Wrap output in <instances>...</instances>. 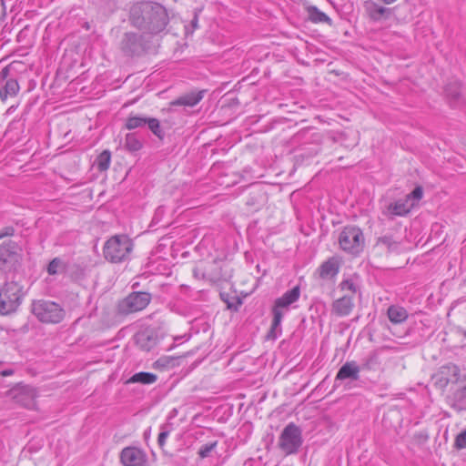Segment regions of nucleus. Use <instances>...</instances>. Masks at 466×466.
Here are the masks:
<instances>
[{
    "label": "nucleus",
    "instance_id": "f257e3e1",
    "mask_svg": "<svg viewBox=\"0 0 466 466\" xmlns=\"http://www.w3.org/2000/svg\"><path fill=\"white\" fill-rule=\"evenodd\" d=\"M169 17L164 5L157 2H141L130 11L131 24L144 33L157 35L167 25Z\"/></svg>",
    "mask_w": 466,
    "mask_h": 466
},
{
    "label": "nucleus",
    "instance_id": "f03ea898",
    "mask_svg": "<svg viewBox=\"0 0 466 466\" xmlns=\"http://www.w3.org/2000/svg\"><path fill=\"white\" fill-rule=\"evenodd\" d=\"M134 248L133 240L126 234H116L104 244L103 255L111 263H122L130 258Z\"/></svg>",
    "mask_w": 466,
    "mask_h": 466
},
{
    "label": "nucleus",
    "instance_id": "7ed1b4c3",
    "mask_svg": "<svg viewBox=\"0 0 466 466\" xmlns=\"http://www.w3.org/2000/svg\"><path fill=\"white\" fill-rule=\"evenodd\" d=\"M299 297L300 289L299 286H295L275 300L272 308L273 319L268 334V339H276L281 334L282 319L289 311V306L298 301Z\"/></svg>",
    "mask_w": 466,
    "mask_h": 466
},
{
    "label": "nucleus",
    "instance_id": "20e7f679",
    "mask_svg": "<svg viewBox=\"0 0 466 466\" xmlns=\"http://www.w3.org/2000/svg\"><path fill=\"white\" fill-rule=\"evenodd\" d=\"M31 311L40 322L46 324L60 323L66 315L65 309L58 303L46 299L34 300Z\"/></svg>",
    "mask_w": 466,
    "mask_h": 466
},
{
    "label": "nucleus",
    "instance_id": "39448f33",
    "mask_svg": "<svg viewBox=\"0 0 466 466\" xmlns=\"http://www.w3.org/2000/svg\"><path fill=\"white\" fill-rule=\"evenodd\" d=\"M24 297L23 288L17 282H6L0 290V313L8 315L17 310Z\"/></svg>",
    "mask_w": 466,
    "mask_h": 466
},
{
    "label": "nucleus",
    "instance_id": "423d86ee",
    "mask_svg": "<svg viewBox=\"0 0 466 466\" xmlns=\"http://www.w3.org/2000/svg\"><path fill=\"white\" fill-rule=\"evenodd\" d=\"M302 442V431L293 422L283 429L279 438V447L286 455L297 453Z\"/></svg>",
    "mask_w": 466,
    "mask_h": 466
},
{
    "label": "nucleus",
    "instance_id": "0eeeda50",
    "mask_svg": "<svg viewBox=\"0 0 466 466\" xmlns=\"http://www.w3.org/2000/svg\"><path fill=\"white\" fill-rule=\"evenodd\" d=\"M340 248L349 253L359 254L364 246V236L357 227H346L339 237Z\"/></svg>",
    "mask_w": 466,
    "mask_h": 466
},
{
    "label": "nucleus",
    "instance_id": "6e6552de",
    "mask_svg": "<svg viewBox=\"0 0 466 466\" xmlns=\"http://www.w3.org/2000/svg\"><path fill=\"white\" fill-rule=\"evenodd\" d=\"M448 405L457 412L466 410V375L455 378L446 397Z\"/></svg>",
    "mask_w": 466,
    "mask_h": 466
},
{
    "label": "nucleus",
    "instance_id": "1a4fd4ad",
    "mask_svg": "<svg viewBox=\"0 0 466 466\" xmlns=\"http://www.w3.org/2000/svg\"><path fill=\"white\" fill-rule=\"evenodd\" d=\"M151 301L148 292H132L118 304V311L127 315L143 310Z\"/></svg>",
    "mask_w": 466,
    "mask_h": 466
},
{
    "label": "nucleus",
    "instance_id": "9d476101",
    "mask_svg": "<svg viewBox=\"0 0 466 466\" xmlns=\"http://www.w3.org/2000/svg\"><path fill=\"white\" fill-rule=\"evenodd\" d=\"M20 259L19 247L13 240L0 245V269L7 272L15 268Z\"/></svg>",
    "mask_w": 466,
    "mask_h": 466
},
{
    "label": "nucleus",
    "instance_id": "9b49d317",
    "mask_svg": "<svg viewBox=\"0 0 466 466\" xmlns=\"http://www.w3.org/2000/svg\"><path fill=\"white\" fill-rule=\"evenodd\" d=\"M460 369L454 364L441 367L439 371L432 376L434 386L444 390L449 384L454 385L455 378H460Z\"/></svg>",
    "mask_w": 466,
    "mask_h": 466
},
{
    "label": "nucleus",
    "instance_id": "f8f14e48",
    "mask_svg": "<svg viewBox=\"0 0 466 466\" xmlns=\"http://www.w3.org/2000/svg\"><path fill=\"white\" fill-rule=\"evenodd\" d=\"M120 459L125 466H144L147 455L138 448L127 447L122 450Z\"/></svg>",
    "mask_w": 466,
    "mask_h": 466
},
{
    "label": "nucleus",
    "instance_id": "ddd939ff",
    "mask_svg": "<svg viewBox=\"0 0 466 466\" xmlns=\"http://www.w3.org/2000/svg\"><path fill=\"white\" fill-rule=\"evenodd\" d=\"M9 68L4 67L0 71V86L3 90V100H5L7 96H15L19 91V85L15 78H8Z\"/></svg>",
    "mask_w": 466,
    "mask_h": 466
},
{
    "label": "nucleus",
    "instance_id": "4468645a",
    "mask_svg": "<svg viewBox=\"0 0 466 466\" xmlns=\"http://www.w3.org/2000/svg\"><path fill=\"white\" fill-rule=\"evenodd\" d=\"M121 49L127 56L138 54L143 50L140 35L136 33H126L121 41Z\"/></svg>",
    "mask_w": 466,
    "mask_h": 466
},
{
    "label": "nucleus",
    "instance_id": "2eb2a0df",
    "mask_svg": "<svg viewBox=\"0 0 466 466\" xmlns=\"http://www.w3.org/2000/svg\"><path fill=\"white\" fill-rule=\"evenodd\" d=\"M354 308L353 296L345 295L331 304V313L337 317L349 316Z\"/></svg>",
    "mask_w": 466,
    "mask_h": 466
},
{
    "label": "nucleus",
    "instance_id": "dca6fc26",
    "mask_svg": "<svg viewBox=\"0 0 466 466\" xmlns=\"http://www.w3.org/2000/svg\"><path fill=\"white\" fill-rule=\"evenodd\" d=\"M360 367L356 361H347L339 370L336 374L335 381H343L350 380L351 381L360 379Z\"/></svg>",
    "mask_w": 466,
    "mask_h": 466
},
{
    "label": "nucleus",
    "instance_id": "f3484780",
    "mask_svg": "<svg viewBox=\"0 0 466 466\" xmlns=\"http://www.w3.org/2000/svg\"><path fill=\"white\" fill-rule=\"evenodd\" d=\"M298 141H303L304 144H313L315 146L311 150L312 155H316L319 150V145L322 142V136L314 128H306L298 132L295 136Z\"/></svg>",
    "mask_w": 466,
    "mask_h": 466
},
{
    "label": "nucleus",
    "instance_id": "a211bd4d",
    "mask_svg": "<svg viewBox=\"0 0 466 466\" xmlns=\"http://www.w3.org/2000/svg\"><path fill=\"white\" fill-rule=\"evenodd\" d=\"M413 206L414 203H409V200L406 198L399 199L390 203L383 211V214L390 218L395 216L403 217L410 211Z\"/></svg>",
    "mask_w": 466,
    "mask_h": 466
},
{
    "label": "nucleus",
    "instance_id": "6ab92c4d",
    "mask_svg": "<svg viewBox=\"0 0 466 466\" xmlns=\"http://www.w3.org/2000/svg\"><path fill=\"white\" fill-rule=\"evenodd\" d=\"M340 262L337 257H331L324 261L318 268L319 278L330 279L336 277L339 271Z\"/></svg>",
    "mask_w": 466,
    "mask_h": 466
},
{
    "label": "nucleus",
    "instance_id": "aec40b11",
    "mask_svg": "<svg viewBox=\"0 0 466 466\" xmlns=\"http://www.w3.org/2000/svg\"><path fill=\"white\" fill-rule=\"evenodd\" d=\"M401 240L394 234H385L377 239L376 247L386 249L388 252H396L399 250Z\"/></svg>",
    "mask_w": 466,
    "mask_h": 466
},
{
    "label": "nucleus",
    "instance_id": "412c9836",
    "mask_svg": "<svg viewBox=\"0 0 466 466\" xmlns=\"http://www.w3.org/2000/svg\"><path fill=\"white\" fill-rule=\"evenodd\" d=\"M136 344L145 351L151 350L157 345V337L152 331L143 330L136 334Z\"/></svg>",
    "mask_w": 466,
    "mask_h": 466
},
{
    "label": "nucleus",
    "instance_id": "4be33fe9",
    "mask_svg": "<svg viewBox=\"0 0 466 466\" xmlns=\"http://www.w3.org/2000/svg\"><path fill=\"white\" fill-rule=\"evenodd\" d=\"M387 315L390 322L400 324L404 322L408 317V311L405 308L399 305H391L388 308Z\"/></svg>",
    "mask_w": 466,
    "mask_h": 466
},
{
    "label": "nucleus",
    "instance_id": "5701e85b",
    "mask_svg": "<svg viewBox=\"0 0 466 466\" xmlns=\"http://www.w3.org/2000/svg\"><path fill=\"white\" fill-rule=\"evenodd\" d=\"M203 97V92L198 93H189L184 96H179L176 100L170 103L171 106H196Z\"/></svg>",
    "mask_w": 466,
    "mask_h": 466
},
{
    "label": "nucleus",
    "instance_id": "b1692460",
    "mask_svg": "<svg viewBox=\"0 0 466 466\" xmlns=\"http://www.w3.org/2000/svg\"><path fill=\"white\" fill-rule=\"evenodd\" d=\"M309 19L315 24L325 23L329 25H332V20L317 6L310 5L307 8Z\"/></svg>",
    "mask_w": 466,
    "mask_h": 466
},
{
    "label": "nucleus",
    "instance_id": "393cba45",
    "mask_svg": "<svg viewBox=\"0 0 466 466\" xmlns=\"http://www.w3.org/2000/svg\"><path fill=\"white\" fill-rule=\"evenodd\" d=\"M445 93L449 101L455 105L461 98V85L458 81L449 83L445 87Z\"/></svg>",
    "mask_w": 466,
    "mask_h": 466
},
{
    "label": "nucleus",
    "instance_id": "a878e982",
    "mask_svg": "<svg viewBox=\"0 0 466 466\" xmlns=\"http://www.w3.org/2000/svg\"><path fill=\"white\" fill-rule=\"evenodd\" d=\"M370 17L374 21H380L382 18H389L391 10L390 8L380 6L377 4H370V5L368 7Z\"/></svg>",
    "mask_w": 466,
    "mask_h": 466
},
{
    "label": "nucleus",
    "instance_id": "bb28decb",
    "mask_svg": "<svg viewBox=\"0 0 466 466\" xmlns=\"http://www.w3.org/2000/svg\"><path fill=\"white\" fill-rule=\"evenodd\" d=\"M157 376L151 372H137L135 373L129 380L128 383H140L145 385L153 384L157 381Z\"/></svg>",
    "mask_w": 466,
    "mask_h": 466
},
{
    "label": "nucleus",
    "instance_id": "cd10ccee",
    "mask_svg": "<svg viewBox=\"0 0 466 466\" xmlns=\"http://www.w3.org/2000/svg\"><path fill=\"white\" fill-rule=\"evenodd\" d=\"M380 365V358L377 352H371L362 360L360 370H375Z\"/></svg>",
    "mask_w": 466,
    "mask_h": 466
},
{
    "label": "nucleus",
    "instance_id": "c85d7f7f",
    "mask_svg": "<svg viewBox=\"0 0 466 466\" xmlns=\"http://www.w3.org/2000/svg\"><path fill=\"white\" fill-rule=\"evenodd\" d=\"M125 148L130 152H137L142 148V142L136 134L129 133L125 137Z\"/></svg>",
    "mask_w": 466,
    "mask_h": 466
},
{
    "label": "nucleus",
    "instance_id": "c756f323",
    "mask_svg": "<svg viewBox=\"0 0 466 466\" xmlns=\"http://www.w3.org/2000/svg\"><path fill=\"white\" fill-rule=\"evenodd\" d=\"M147 119L146 116H129L126 120L125 127L128 130L143 127L147 125Z\"/></svg>",
    "mask_w": 466,
    "mask_h": 466
},
{
    "label": "nucleus",
    "instance_id": "7c9ffc66",
    "mask_svg": "<svg viewBox=\"0 0 466 466\" xmlns=\"http://www.w3.org/2000/svg\"><path fill=\"white\" fill-rule=\"evenodd\" d=\"M111 162V153L109 150H104L96 159V165L99 171H106L108 169Z\"/></svg>",
    "mask_w": 466,
    "mask_h": 466
},
{
    "label": "nucleus",
    "instance_id": "2f4dec72",
    "mask_svg": "<svg viewBox=\"0 0 466 466\" xmlns=\"http://www.w3.org/2000/svg\"><path fill=\"white\" fill-rule=\"evenodd\" d=\"M148 129L159 139H163L165 137V132L161 128L160 122L158 119L155 117H147V125Z\"/></svg>",
    "mask_w": 466,
    "mask_h": 466
},
{
    "label": "nucleus",
    "instance_id": "473e14b6",
    "mask_svg": "<svg viewBox=\"0 0 466 466\" xmlns=\"http://www.w3.org/2000/svg\"><path fill=\"white\" fill-rule=\"evenodd\" d=\"M220 299L227 304L228 309L238 310L241 305V299L237 296H231L226 292H220Z\"/></svg>",
    "mask_w": 466,
    "mask_h": 466
},
{
    "label": "nucleus",
    "instance_id": "72a5a7b5",
    "mask_svg": "<svg viewBox=\"0 0 466 466\" xmlns=\"http://www.w3.org/2000/svg\"><path fill=\"white\" fill-rule=\"evenodd\" d=\"M173 427L171 423L162 424L160 427V432L157 437V443L160 447H163L166 443V441L171 432Z\"/></svg>",
    "mask_w": 466,
    "mask_h": 466
},
{
    "label": "nucleus",
    "instance_id": "f704fd0d",
    "mask_svg": "<svg viewBox=\"0 0 466 466\" xmlns=\"http://www.w3.org/2000/svg\"><path fill=\"white\" fill-rule=\"evenodd\" d=\"M62 268H64L62 259H60L59 258H55L49 262L47 266V272L49 275H56Z\"/></svg>",
    "mask_w": 466,
    "mask_h": 466
},
{
    "label": "nucleus",
    "instance_id": "c9c22d12",
    "mask_svg": "<svg viewBox=\"0 0 466 466\" xmlns=\"http://www.w3.org/2000/svg\"><path fill=\"white\" fill-rule=\"evenodd\" d=\"M217 445H218V441H212V442H209V443H207V444H204L203 446H201L198 452L199 457L201 459L208 458L210 455V453L212 452V451L217 447Z\"/></svg>",
    "mask_w": 466,
    "mask_h": 466
},
{
    "label": "nucleus",
    "instance_id": "e433bc0d",
    "mask_svg": "<svg viewBox=\"0 0 466 466\" xmlns=\"http://www.w3.org/2000/svg\"><path fill=\"white\" fill-rule=\"evenodd\" d=\"M339 288L341 290H349L351 292V295L350 296H353L356 294L357 292V287L355 285V283L351 280V279H345V280H342L339 284Z\"/></svg>",
    "mask_w": 466,
    "mask_h": 466
},
{
    "label": "nucleus",
    "instance_id": "4c0bfd02",
    "mask_svg": "<svg viewBox=\"0 0 466 466\" xmlns=\"http://www.w3.org/2000/svg\"><path fill=\"white\" fill-rule=\"evenodd\" d=\"M423 196V190L421 187H416L405 198L409 200V203H412L411 200L419 201Z\"/></svg>",
    "mask_w": 466,
    "mask_h": 466
},
{
    "label": "nucleus",
    "instance_id": "58836bf2",
    "mask_svg": "<svg viewBox=\"0 0 466 466\" xmlns=\"http://www.w3.org/2000/svg\"><path fill=\"white\" fill-rule=\"evenodd\" d=\"M454 445L459 450L466 448V429L457 435Z\"/></svg>",
    "mask_w": 466,
    "mask_h": 466
},
{
    "label": "nucleus",
    "instance_id": "ea45409f",
    "mask_svg": "<svg viewBox=\"0 0 466 466\" xmlns=\"http://www.w3.org/2000/svg\"><path fill=\"white\" fill-rule=\"evenodd\" d=\"M263 199H264V194H262V193H257L254 195H250L249 198L247 200V205L256 206Z\"/></svg>",
    "mask_w": 466,
    "mask_h": 466
},
{
    "label": "nucleus",
    "instance_id": "a19ab883",
    "mask_svg": "<svg viewBox=\"0 0 466 466\" xmlns=\"http://www.w3.org/2000/svg\"><path fill=\"white\" fill-rule=\"evenodd\" d=\"M15 234V228L11 226L5 227L0 230V239L5 237H12Z\"/></svg>",
    "mask_w": 466,
    "mask_h": 466
},
{
    "label": "nucleus",
    "instance_id": "79ce46f5",
    "mask_svg": "<svg viewBox=\"0 0 466 466\" xmlns=\"http://www.w3.org/2000/svg\"><path fill=\"white\" fill-rule=\"evenodd\" d=\"M171 362L170 360H168L167 358H160L159 360H157L156 364L157 366H161V367H166L167 366L169 363Z\"/></svg>",
    "mask_w": 466,
    "mask_h": 466
},
{
    "label": "nucleus",
    "instance_id": "37998d69",
    "mask_svg": "<svg viewBox=\"0 0 466 466\" xmlns=\"http://www.w3.org/2000/svg\"><path fill=\"white\" fill-rule=\"evenodd\" d=\"M13 373H14V370H11V369L5 370L1 371V375L4 376V377L10 376Z\"/></svg>",
    "mask_w": 466,
    "mask_h": 466
},
{
    "label": "nucleus",
    "instance_id": "c03bdc74",
    "mask_svg": "<svg viewBox=\"0 0 466 466\" xmlns=\"http://www.w3.org/2000/svg\"><path fill=\"white\" fill-rule=\"evenodd\" d=\"M384 4L386 5H390L392 3H394L396 0H381Z\"/></svg>",
    "mask_w": 466,
    "mask_h": 466
},
{
    "label": "nucleus",
    "instance_id": "a18cd8bd",
    "mask_svg": "<svg viewBox=\"0 0 466 466\" xmlns=\"http://www.w3.org/2000/svg\"><path fill=\"white\" fill-rule=\"evenodd\" d=\"M197 23H198V21H197V18H196V19L192 22L193 26H197Z\"/></svg>",
    "mask_w": 466,
    "mask_h": 466
}]
</instances>
